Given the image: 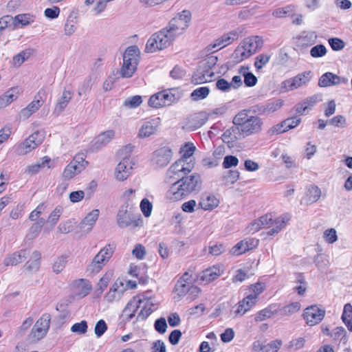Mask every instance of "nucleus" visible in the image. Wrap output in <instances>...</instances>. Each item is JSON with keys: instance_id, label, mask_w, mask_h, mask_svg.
Returning <instances> with one entry per match:
<instances>
[{"instance_id": "ddd939ff", "label": "nucleus", "mask_w": 352, "mask_h": 352, "mask_svg": "<svg viewBox=\"0 0 352 352\" xmlns=\"http://www.w3.org/2000/svg\"><path fill=\"white\" fill-rule=\"evenodd\" d=\"M348 81L347 78L339 76L332 72H326L319 78L318 86L327 87L340 84H346Z\"/></svg>"}, {"instance_id": "a18cd8bd", "label": "nucleus", "mask_w": 352, "mask_h": 352, "mask_svg": "<svg viewBox=\"0 0 352 352\" xmlns=\"http://www.w3.org/2000/svg\"><path fill=\"white\" fill-rule=\"evenodd\" d=\"M210 94V89L208 87H201L195 89L190 94V98L194 101L203 100Z\"/></svg>"}, {"instance_id": "2eb2a0df", "label": "nucleus", "mask_w": 352, "mask_h": 352, "mask_svg": "<svg viewBox=\"0 0 352 352\" xmlns=\"http://www.w3.org/2000/svg\"><path fill=\"white\" fill-rule=\"evenodd\" d=\"M313 74L311 71H306L298 74L287 80L289 89L294 90L305 86L311 80Z\"/></svg>"}, {"instance_id": "49530a36", "label": "nucleus", "mask_w": 352, "mask_h": 352, "mask_svg": "<svg viewBox=\"0 0 352 352\" xmlns=\"http://www.w3.org/2000/svg\"><path fill=\"white\" fill-rule=\"evenodd\" d=\"M283 105V101L280 100H272L267 104H265V111L266 116L273 113L279 109H280Z\"/></svg>"}, {"instance_id": "7c9ffc66", "label": "nucleus", "mask_w": 352, "mask_h": 352, "mask_svg": "<svg viewBox=\"0 0 352 352\" xmlns=\"http://www.w3.org/2000/svg\"><path fill=\"white\" fill-rule=\"evenodd\" d=\"M221 274V271L219 267L212 266L204 270L200 275V280L209 283L214 280L217 279Z\"/></svg>"}, {"instance_id": "052dcab7", "label": "nucleus", "mask_w": 352, "mask_h": 352, "mask_svg": "<svg viewBox=\"0 0 352 352\" xmlns=\"http://www.w3.org/2000/svg\"><path fill=\"white\" fill-rule=\"evenodd\" d=\"M323 237L326 242L333 243L338 240L336 230L334 228L326 230L323 233Z\"/></svg>"}, {"instance_id": "a878e982", "label": "nucleus", "mask_w": 352, "mask_h": 352, "mask_svg": "<svg viewBox=\"0 0 352 352\" xmlns=\"http://www.w3.org/2000/svg\"><path fill=\"white\" fill-rule=\"evenodd\" d=\"M318 101V96L314 95L310 97H308L303 100L301 102L298 103L295 107V111L296 113L299 115H303L306 113V111L309 109H311L312 107L317 103Z\"/></svg>"}, {"instance_id": "393cba45", "label": "nucleus", "mask_w": 352, "mask_h": 352, "mask_svg": "<svg viewBox=\"0 0 352 352\" xmlns=\"http://www.w3.org/2000/svg\"><path fill=\"white\" fill-rule=\"evenodd\" d=\"M99 210L94 209L91 210L87 215L83 219L80 223L79 228L80 230L86 232H89L93 228L96 221L99 217Z\"/></svg>"}, {"instance_id": "412c9836", "label": "nucleus", "mask_w": 352, "mask_h": 352, "mask_svg": "<svg viewBox=\"0 0 352 352\" xmlns=\"http://www.w3.org/2000/svg\"><path fill=\"white\" fill-rule=\"evenodd\" d=\"M239 126L233 124V126L227 129L222 135V140L224 142L230 144L236 140L244 139Z\"/></svg>"}, {"instance_id": "ea45409f", "label": "nucleus", "mask_w": 352, "mask_h": 352, "mask_svg": "<svg viewBox=\"0 0 352 352\" xmlns=\"http://www.w3.org/2000/svg\"><path fill=\"white\" fill-rule=\"evenodd\" d=\"M107 1H85L87 11L94 15H98L103 12L107 7Z\"/></svg>"}, {"instance_id": "cd10ccee", "label": "nucleus", "mask_w": 352, "mask_h": 352, "mask_svg": "<svg viewBox=\"0 0 352 352\" xmlns=\"http://www.w3.org/2000/svg\"><path fill=\"white\" fill-rule=\"evenodd\" d=\"M214 76V72L210 70H205L199 67L192 77V82L197 85L210 81Z\"/></svg>"}, {"instance_id": "f3484780", "label": "nucleus", "mask_w": 352, "mask_h": 352, "mask_svg": "<svg viewBox=\"0 0 352 352\" xmlns=\"http://www.w3.org/2000/svg\"><path fill=\"white\" fill-rule=\"evenodd\" d=\"M132 166L131 164L130 158L126 155L118 163L116 168V178L119 181L125 180L130 175Z\"/></svg>"}, {"instance_id": "79ce46f5", "label": "nucleus", "mask_w": 352, "mask_h": 352, "mask_svg": "<svg viewBox=\"0 0 352 352\" xmlns=\"http://www.w3.org/2000/svg\"><path fill=\"white\" fill-rule=\"evenodd\" d=\"M75 287L81 297L86 296L91 290V285L86 279H79L75 283Z\"/></svg>"}, {"instance_id": "4d7b16f0", "label": "nucleus", "mask_w": 352, "mask_h": 352, "mask_svg": "<svg viewBox=\"0 0 352 352\" xmlns=\"http://www.w3.org/2000/svg\"><path fill=\"white\" fill-rule=\"evenodd\" d=\"M142 102V100L141 96H134L127 98L124 102V106L129 109L136 108L137 107L140 105Z\"/></svg>"}, {"instance_id": "58836bf2", "label": "nucleus", "mask_w": 352, "mask_h": 352, "mask_svg": "<svg viewBox=\"0 0 352 352\" xmlns=\"http://www.w3.org/2000/svg\"><path fill=\"white\" fill-rule=\"evenodd\" d=\"M83 170L82 165L76 164L75 162H70V163L65 167L63 177L66 179H70L76 175L80 173Z\"/></svg>"}, {"instance_id": "864d4df0", "label": "nucleus", "mask_w": 352, "mask_h": 352, "mask_svg": "<svg viewBox=\"0 0 352 352\" xmlns=\"http://www.w3.org/2000/svg\"><path fill=\"white\" fill-rule=\"evenodd\" d=\"M63 208L62 206H56L50 214L47 221L52 226H54L58 222L61 214L63 213Z\"/></svg>"}, {"instance_id": "e433bc0d", "label": "nucleus", "mask_w": 352, "mask_h": 352, "mask_svg": "<svg viewBox=\"0 0 352 352\" xmlns=\"http://www.w3.org/2000/svg\"><path fill=\"white\" fill-rule=\"evenodd\" d=\"M144 303L142 304L140 307V310L138 313V315L135 318V320L133 322H137L138 321L145 320L153 312V309H151V303L148 300L143 299Z\"/></svg>"}, {"instance_id": "2f4dec72", "label": "nucleus", "mask_w": 352, "mask_h": 352, "mask_svg": "<svg viewBox=\"0 0 352 352\" xmlns=\"http://www.w3.org/2000/svg\"><path fill=\"white\" fill-rule=\"evenodd\" d=\"M19 94L18 88H12L0 96V108H3L16 100Z\"/></svg>"}, {"instance_id": "c9c22d12", "label": "nucleus", "mask_w": 352, "mask_h": 352, "mask_svg": "<svg viewBox=\"0 0 352 352\" xmlns=\"http://www.w3.org/2000/svg\"><path fill=\"white\" fill-rule=\"evenodd\" d=\"M115 136L113 130H108L97 136L95 139V146L97 148H101L107 145Z\"/></svg>"}, {"instance_id": "09e8293b", "label": "nucleus", "mask_w": 352, "mask_h": 352, "mask_svg": "<svg viewBox=\"0 0 352 352\" xmlns=\"http://www.w3.org/2000/svg\"><path fill=\"white\" fill-rule=\"evenodd\" d=\"M190 283H184L182 280H179L175 285V289L179 297L185 296L190 289Z\"/></svg>"}, {"instance_id": "9b49d317", "label": "nucleus", "mask_w": 352, "mask_h": 352, "mask_svg": "<svg viewBox=\"0 0 352 352\" xmlns=\"http://www.w3.org/2000/svg\"><path fill=\"white\" fill-rule=\"evenodd\" d=\"M126 290L127 287L125 286L124 280L118 278L104 296V300L108 302L118 301Z\"/></svg>"}, {"instance_id": "bf43d9fd", "label": "nucleus", "mask_w": 352, "mask_h": 352, "mask_svg": "<svg viewBox=\"0 0 352 352\" xmlns=\"http://www.w3.org/2000/svg\"><path fill=\"white\" fill-rule=\"evenodd\" d=\"M284 223L285 221L283 218H282L281 219H275L274 221V225L271 226L270 228H269L270 230L267 232V234L273 236L278 234L282 229Z\"/></svg>"}, {"instance_id": "8fccbe9b", "label": "nucleus", "mask_w": 352, "mask_h": 352, "mask_svg": "<svg viewBox=\"0 0 352 352\" xmlns=\"http://www.w3.org/2000/svg\"><path fill=\"white\" fill-rule=\"evenodd\" d=\"M160 91L152 95L148 100V105L153 108L164 107Z\"/></svg>"}, {"instance_id": "a19ab883", "label": "nucleus", "mask_w": 352, "mask_h": 352, "mask_svg": "<svg viewBox=\"0 0 352 352\" xmlns=\"http://www.w3.org/2000/svg\"><path fill=\"white\" fill-rule=\"evenodd\" d=\"M136 303V297H133L126 304L122 310V314L124 316L125 322L131 321L135 318V305Z\"/></svg>"}, {"instance_id": "f704fd0d", "label": "nucleus", "mask_w": 352, "mask_h": 352, "mask_svg": "<svg viewBox=\"0 0 352 352\" xmlns=\"http://www.w3.org/2000/svg\"><path fill=\"white\" fill-rule=\"evenodd\" d=\"M219 204V201L214 195H209L203 196L199 202V206L205 210H210L217 207Z\"/></svg>"}, {"instance_id": "473e14b6", "label": "nucleus", "mask_w": 352, "mask_h": 352, "mask_svg": "<svg viewBox=\"0 0 352 352\" xmlns=\"http://www.w3.org/2000/svg\"><path fill=\"white\" fill-rule=\"evenodd\" d=\"M32 140V137H28L23 142L16 145V153L19 155H23L35 148L37 146Z\"/></svg>"}, {"instance_id": "6e6552de", "label": "nucleus", "mask_w": 352, "mask_h": 352, "mask_svg": "<svg viewBox=\"0 0 352 352\" xmlns=\"http://www.w3.org/2000/svg\"><path fill=\"white\" fill-rule=\"evenodd\" d=\"M51 317L50 314L42 315L35 322L31 331L28 336L30 342H37L43 339L47 334L50 325Z\"/></svg>"}, {"instance_id": "5701e85b", "label": "nucleus", "mask_w": 352, "mask_h": 352, "mask_svg": "<svg viewBox=\"0 0 352 352\" xmlns=\"http://www.w3.org/2000/svg\"><path fill=\"white\" fill-rule=\"evenodd\" d=\"M321 197V190L316 185H309L306 188V192L302 201L307 205L317 202Z\"/></svg>"}, {"instance_id": "e2e57ef3", "label": "nucleus", "mask_w": 352, "mask_h": 352, "mask_svg": "<svg viewBox=\"0 0 352 352\" xmlns=\"http://www.w3.org/2000/svg\"><path fill=\"white\" fill-rule=\"evenodd\" d=\"M71 331L73 333L78 334H84L87 331V324L85 320H82L80 322L74 324L71 327Z\"/></svg>"}, {"instance_id": "69168bd1", "label": "nucleus", "mask_w": 352, "mask_h": 352, "mask_svg": "<svg viewBox=\"0 0 352 352\" xmlns=\"http://www.w3.org/2000/svg\"><path fill=\"white\" fill-rule=\"evenodd\" d=\"M74 222L72 220H67L62 222L58 226V231L63 234H67L74 230Z\"/></svg>"}, {"instance_id": "6e6d98bb", "label": "nucleus", "mask_w": 352, "mask_h": 352, "mask_svg": "<svg viewBox=\"0 0 352 352\" xmlns=\"http://www.w3.org/2000/svg\"><path fill=\"white\" fill-rule=\"evenodd\" d=\"M270 55L267 54H261L258 55L255 58L254 66L257 69H261L265 65L270 59Z\"/></svg>"}, {"instance_id": "3c124183", "label": "nucleus", "mask_w": 352, "mask_h": 352, "mask_svg": "<svg viewBox=\"0 0 352 352\" xmlns=\"http://www.w3.org/2000/svg\"><path fill=\"white\" fill-rule=\"evenodd\" d=\"M252 54L248 50H245L243 45L241 47H238L233 53V56L235 58H237L238 61H241L248 57H250Z\"/></svg>"}, {"instance_id": "de8ad7c7", "label": "nucleus", "mask_w": 352, "mask_h": 352, "mask_svg": "<svg viewBox=\"0 0 352 352\" xmlns=\"http://www.w3.org/2000/svg\"><path fill=\"white\" fill-rule=\"evenodd\" d=\"M247 251H248V245L245 243V241L242 240L232 247L230 252L232 255L239 256Z\"/></svg>"}, {"instance_id": "c756f323", "label": "nucleus", "mask_w": 352, "mask_h": 352, "mask_svg": "<svg viewBox=\"0 0 352 352\" xmlns=\"http://www.w3.org/2000/svg\"><path fill=\"white\" fill-rule=\"evenodd\" d=\"M78 13L75 11H72L64 25V33L66 36H71L73 34L76 29V25L78 23Z\"/></svg>"}, {"instance_id": "f257e3e1", "label": "nucleus", "mask_w": 352, "mask_h": 352, "mask_svg": "<svg viewBox=\"0 0 352 352\" xmlns=\"http://www.w3.org/2000/svg\"><path fill=\"white\" fill-rule=\"evenodd\" d=\"M195 149L193 144L186 143L180 148L181 158L168 168V173L171 177L174 175L177 179L166 192V197L168 200H181L201 189V175L197 173L188 175L195 167V161L192 156Z\"/></svg>"}, {"instance_id": "6ab92c4d", "label": "nucleus", "mask_w": 352, "mask_h": 352, "mask_svg": "<svg viewBox=\"0 0 352 352\" xmlns=\"http://www.w3.org/2000/svg\"><path fill=\"white\" fill-rule=\"evenodd\" d=\"M42 94H45V91L43 89H41L36 95L34 100L30 102L27 107L21 110V116L25 118L30 117L43 105V100H42Z\"/></svg>"}, {"instance_id": "0eeeda50", "label": "nucleus", "mask_w": 352, "mask_h": 352, "mask_svg": "<svg viewBox=\"0 0 352 352\" xmlns=\"http://www.w3.org/2000/svg\"><path fill=\"white\" fill-rule=\"evenodd\" d=\"M190 18V12L188 10H183L173 18L165 28L176 38L188 28Z\"/></svg>"}, {"instance_id": "0e129e2a", "label": "nucleus", "mask_w": 352, "mask_h": 352, "mask_svg": "<svg viewBox=\"0 0 352 352\" xmlns=\"http://www.w3.org/2000/svg\"><path fill=\"white\" fill-rule=\"evenodd\" d=\"M328 42L332 50L334 51H340L345 46L344 42L338 38H329Z\"/></svg>"}, {"instance_id": "37998d69", "label": "nucleus", "mask_w": 352, "mask_h": 352, "mask_svg": "<svg viewBox=\"0 0 352 352\" xmlns=\"http://www.w3.org/2000/svg\"><path fill=\"white\" fill-rule=\"evenodd\" d=\"M316 34L314 32H304L298 39V43L302 46H307L314 44L316 39Z\"/></svg>"}, {"instance_id": "603ef678", "label": "nucleus", "mask_w": 352, "mask_h": 352, "mask_svg": "<svg viewBox=\"0 0 352 352\" xmlns=\"http://www.w3.org/2000/svg\"><path fill=\"white\" fill-rule=\"evenodd\" d=\"M67 262L66 256H60L58 257L53 264V271L56 274L61 272L65 268Z\"/></svg>"}, {"instance_id": "4c0bfd02", "label": "nucleus", "mask_w": 352, "mask_h": 352, "mask_svg": "<svg viewBox=\"0 0 352 352\" xmlns=\"http://www.w3.org/2000/svg\"><path fill=\"white\" fill-rule=\"evenodd\" d=\"M34 21V16L30 14H20L13 18V24L15 28L26 26Z\"/></svg>"}, {"instance_id": "c03bdc74", "label": "nucleus", "mask_w": 352, "mask_h": 352, "mask_svg": "<svg viewBox=\"0 0 352 352\" xmlns=\"http://www.w3.org/2000/svg\"><path fill=\"white\" fill-rule=\"evenodd\" d=\"M342 320L350 331H352V305L346 303L344 306Z\"/></svg>"}, {"instance_id": "5fc2aeb1", "label": "nucleus", "mask_w": 352, "mask_h": 352, "mask_svg": "<svg viewBox=\"0 0 352 352\" xmlns=\"http://www.w3.org/2000/svg\"><path fill=\"white\" fill-rule=\"evenodd\" d=\"M274 315V311L271 308H265L260 311H258L254 317V320L256 322H261L267 318H271Z\"/></svg>"}, {"instance_id": "b1692460", "label": "nucleus", "mask_w": 352, "mask_h": 352, "mask_svg": "<svg viewBox=\"0 0 352 352\" xmlns=\"http://www.w3.org/2000/svg\"><path fill=\"white\" fill-rule=\"evenodd\" d=\"M255 295H248L242 300L239 301L236 305V309L234 311L235 316L237 315L243 316L248 310H250L252 306L256 304Z\"/></svg>"}, {"instance_id": "4be33fe9", "label": "nucleus", "mask_w": 352, "mask_h": 352, "mask_svg": "<svg viewBox=\"0 0 352 352\" xmlns=\"http://www.w3.org/2000/svg\"><path fill=\"white\" fill-rule=\"evenodd\" d=\"M72 92L67 89H64L61 96L57 100L55 107L53 110V114L58 116L67 107L72 98Z\"/></svg>"}, {"instance_id": "dca6fc26", "label": "nucleus", "mask_w": 352, "mask_h": 352, "mask_svg": "<svg viewBox=\"0 0 352 352\" xmlns=\"http://www.w3.org/2000/svg\"><path fill=\"white\" fill-rule=\"evenodd\" d=\"M160 94L164 107L177 102L183 96V91L179 88L164 89Z\"/></svg>"}, {"instance_id": "bb28decb", "label": "nucleus", "mask_w": 352, "mask_h": 352, "mask_svg": "<svg viewBox=\"0 0 352 352\" xmlns=\"http://www.w3.org/2000/svg\"><path fill=\"white\" fill-rule=\"evenodd\" d=\"M159 124V118L144 122L139 131L140 138H148L156 133Z\"/></svg>"}, {"instance_id": "f03ea898", "label": "nucleus", "mask_w": 352, "mask_h": 352, "mask_svg": "<svg viewBox=\"0 0 352 352\" xmlns=\"http://www.w3.org/2000/svg\"><path fill=\"white\" fill-rule=\"evenodd\" d=\"M250 110L239 111L233 118V124L239 126L245 138L260 133L263 129V119L257 116L250 115Z\"/></svg>"}, {"instance_id": "f8f14e48", "label": "nucleus", "mask_w": 352, "mask_h": 352, "mask_svg": "<svg viewBox=\"0 0 352 352\" xmlns=\"http://www.w3.org/2000/svg\"><path fill=\"white\" fill-rule=\"evenodd\" d=\"M324 315V309L319 308L317 305H311L305 309L303 317L309 325L314 326L321 322Z\"/></svg>"}, {"instance_id": "9d476101", "label": "nucleus", "mask_w": 352, "mask_h": 352, "mask_svg": "<svg viewBox=\"0 0 352 352\" xmlns=\"http://www.w3.org/2000/svg\"><path fill=\"white\" fill-rule=\"evenodd\" d=\"M173 157V151L168 146H163L156 150L152 156V163L157 168L167 166Z\"/></svg>"}, {"instance_id": "39448f33", "label": "nucleus", "mask_w": 352, "mask_h": 352, "mask_svg": "<svg viewBox=\"0 0 352 352\" xmlns=\"http://www.w3.org/2000/svg\"><path fill=\"white\" fill-rule=\"evenodd\" d=\"M140 52L137 46L127 47L123 54V63L120 75L123 78H130L137 69Z\"/></svg>"}, {"instance_id": "774afa93", "label": "nucleus", "mask_w": 352, "mask_h": 352, "mask_svg": "<svg viewBox=\"0 0 352 352\" xmlns=\"http://www.w3.org/2000/svg\"><path fill=\"white\" fill-rule=\"evenodd\" d=\"M280 344L279 341L272 342L271 343L262 346L259 352H277Z\"/></svg>"}, {"instance_id": "7ed1b4c3", "label": "nucleus", "mask_w": 352, "mask_h": 352, "mask_svg": "<svg viewBox=\"0 0 352 352\" xmlns=\"http://www.w3.org/2000/svg\"><path fill=\"white\" fill-rule=\"evenodd\" d=\"M116 221L119 228L130 227L133 229L142 227L143 220L140 214H135L133 208L128 201L120 206L116 216Z\"/></svg>"}, {"instance_id": "680f3d73", "label": "nucleus", "mask_w": 352, "mask_h": 352, "mask_svg": "<svg viewBox=\"0 0 352 352\" xmlns=\"http://www.w3.org/2000/svg\"><path fill=\"white\" fill-rule=\"evenodd\" d=\"M140 208L144 217H148L151 214L153 205L148 199L144 198L140 202Z\"/></svg>"}, {"instance_id": "72a5a7b5", "label": "nucleus", "mask_w": 352, "mask_h": 352, "mask_svg": "<svg viewBox=\"0 0 352 352\" xmlns=\"http://www.w3.org/2000/svg\"><path fill=\"white\" fill-rule=\"evenodd\" d=\"M27 256L26 250H21L14 252L4 259V265L6 266L16 265L23 262Z\"/></svg>"}, {"instance_id": "a211bd4d", "label": "nucleus", "mask_w": 352, "mask_h": 352, "mask_svg": "<svg viewBox=\"0 0 352 352\" xmlns=\"http://www.w3.org/2000/svg\"><path fill=\"white\" fill-rule=\"evenodd\" d=\"M274 221L272 215L267 214L252 222L248 226L249 231L254 233L264 228H270L274 225Z\"/></svg>"}, {"instance_id": "423d86ee", "label": "nucleus", "mask_w": 352, "mask_h": 352, "mask_svg": "<svg viewBox=\"0 0 352 352\" xmlns=\"http://www.w3.org/2000/svg\"><path fill=\"white\" fill-rule=\"evenodd\" d=\"M114 250L115 246L111 244L107 245L101 249L87 266V272L92 275L98 273L109 261Z\"/></svg>"}, {"instance_id": "aec40b11", "label": "nucleus", "mask_w": 352, "mask_h": 352, "mask_svg": "<svg viewBox=\"0 0 352 352\" xmlns=\"http://www.w3.org/2000/svg\"><path fill=\"white\" fill-rule=\"evenodd\" d=\"M290 286L294 292L298 293V295H304L307 290V282L303 274L296 273L292 276Z\"/></svg>"}, {"instance_id": "4468645a", "label": "nucleus", "mask_w": 352, "mask_h": 352, "mask_svg": "<svg viewBox=\"0 0 352 352\" xmlns=\"http://www.w3.org/2000/svg\"><path fill=\"white\" fill-rule=\"evenodd\" d=\"M208 120V116L206 112H197L190 116L186 119L184 127L190 131H195L202 126Z\"/></svg>"}, {"instance_id": "13d9d810", "label": "nucleus", "mask_w": 352, "mask_h": 352, "mask_svg": "<svg viewBox=\"0 0 352 352\" xmlns=\"http://www.w3.org/2000/svg\"><path fill=\"white\" fill-rule=\"evenodd\" d=\"M327 53V48L324 45L320 44L313 47L310 50V54L314 58L324 56Z\"/></svg>"}, {"instance_id": "1a4fd4ad", "label": "nucleus", "mask_w": 352, "mask_h": 352, "mask_svg": "<svg viewBox=\"0 0 352 352\" xmlns=\"http://www.w3.org/2000/svg\"><path fill=\"white\" fill-rule=\"evenodd\" d=\"M243 28H238L236 30H232L228 33L224 34L219 38L215 39L212 44H210L208 47L210 50L217 48V50L225 47L231 44L234 41L236 40L239 36L242 34Z\"/></svg>"}, {"instance_id": "c85d7f7f", "label": "nucleus", "mask_w": 352, "mask_h": 352, "mask_svg": "<svg viewBox=\"0 0 352 352\" xmlns=\"http://www.w3.org/2000/svg\"><path fill=\"white\" fill-rule=\"evenodd\" d=\"M263 41L261 37L258 36H250L246 38L243 44L245 50L252 54H254L259 48L262 47Z\"/></svg>"}, {"instance_id": "338daca9", "label": "nucleus", "mask_w": 352, "mask_h": 352, "mask_svg": "<svg viewBox=\"0 0 352 352\" xmlns=\"http://www.w3.org/2000/svg\"><path fill=\"white\" fill-rule=\"evenodd\" d=\"M154 327L159 333L164 334L167 329V323L165 318H160L157 319L155 322Z\"/></svg>"}, {"instance_id": "20e7f679", "label": "nucleus", "mask_w": 352, "mask_h": 352, "mask_svg": "<svg viewBox=\"0 0 352 352\" xmlns=\"http://www.w3.org/2000/svg\"><path fill=\"white\" fill-rule=\"evenodd\" d=\"M175 38L164 28L160 31L153 34L146 44V52H154L162 50L170 46Z\"/></svg>"}]
</instances>
